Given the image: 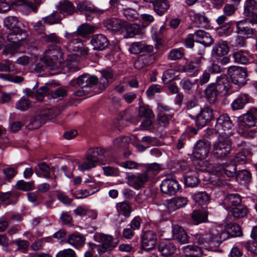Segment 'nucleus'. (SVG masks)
Returning <instances> with one entry per match:
<instances>
[{"mask_svg":"<svg viewBox=\"0 0 257 257\" xmlns=\"http://www.w3.org/2000/svg\"><path fill=\"white\" fill-rule=\"evenodd\" d=\"M242 235L240 227L234 223H229L225 229L212 228L208 231L198 233L195 236V242L200 247L206 249L218 247L224 241L231 237H239Z\"/></svg>","mask_w":257,"mask_h":257,"instance_id":"obj_1","label":"nucleus"},{"mask_svg":"<svg viewBox=\"0 0 257 257\" xmlns=\"http://www.w3.org/2000/svg\"><path fill=\"white\" fill-rule=\"evenodd\" d=\"M93 32L92 27L87 24H83L78 27L77 31L74 33L66 34L68 39L67 48L70 51L75 53L78 56H86L88 53V49L84 48L80 39L78 36L85 37Z\"/></svg>","mask_w":257,"mask_h":257,"instance_id":"obj_2","label":"nucleus"},{"mask_svg":"<svg viewBox=\"0 0 257 257\" xmlns=\"http://www.w3.org/2000/svg\"><path fill=\"white\" fill-rule=\"evenodd\" d=\"M212 147V155L215 159H226L232 151L231 139L228 135H219Z\"/></svg>","mask_w":257,"mask_h":257,"instance_id":"obj_3","label":"nucleus"},{"mask_svg":"<svg viewBox=\"0 0 257 257\" xmlns=\"http://www.w3.org/2000/svg\"><path fill=\"white\" fill-rule=\"evenodd\" d=\"M98 81L96 76L84 74L79 76L76 80L72 81L70 84L73 85L74 83H76L80 86V88L76 90L74 94L76 96H82L90 92Z\"/></svg>","mask_w":257,"mask_h":257,"instance_id":"obj_4","label":"nucleus"},{"mask_svg":"<svg viewBox=\"0 0 257 257\" xmlns=\"http://www.w3.org/2000/svg\"><path fill=\"white\" fill-rule=\"evenodd\" d=\"M256 122L247 112L238 117L239 134L244 138H252L254 137L256 132L254 130H250V127L255 125Z\"/></svg>","mask_w":257,"mask_h":257,"instance_id":"obj_5","label":"nucleus"},{"mask_svg":"<svg viewBox=\"0 0 257 257\" xmlns=\"http://www.w3.org/2000/svg\"><path fill=\"white\" fill-rule=\"evenodd\" d=\"M227 72L234 84L240 87L246 83L247 72L245 68L232 66L228 68Z\"/></svg>","mask_w":257,"mask_h":257,"instance_id":"obj_6","label":"nucleus"},{"mask_svg":"<svg viewBox=\"0 0 257 257\" xmlns=\"http://www.w3.org/2000/svg\"><path fill=\"white\" fill-rule=\"evenodd\" d=\"M233 126V123L227 113L220 114L216 120L215 130L219 135H228Z\"/></svg>","mask_w":257,"mask_h":257,"instance_id":"obj_7","label":"nucleus"},{"mask_svg":"<svg viewBox=\"0 0 257 257\" xmlns=\"http://www.w3.org/2000/svg\"><path fill=\"white\" fill-rule=\"evenodd\" d=\"M95 241L101 243L98 247L99 252H104L112 249L117 245V242L114 241L112 236L101 233H95L94 235Z\"/></svg>","mask_w":257,"mask_h":257,"instance_id":"obj_8","label":"nucleus"},{"mask_svg":"<svg viewBox=\"0 0 257 257\" xmlns=\"http://www.w3.org/2000/svg\"><path fill=\"white\" fill-rule=\"evenodd\" d=\"M212 172L217 177L224 174L229 178L235 176L237 171L235 163L229 162L225 164H217L213 167Z\"/></svg>","mask_w":257,"mask_h":257,"instance_id":"obj_9","label":"nucleus"},{"mask_svg":"<svg viewBox=\"0 0 257 257\" xmlns=\"http://www.w3.org/2000/svg\"><path fill=\"white\" fill-rule=\"evenodd\" d=\"M213 118V110L209 106H205L200 109L195 116L196 125L201 129L207 125Z\"/></svg>","mask_w":257,"mask_h":257,"instance_id":"obj_10","label":"nucleus"},{"mask_svg":"<svg viewBox=\"0 0 257 257\" xmlns=\"http://www.w3.org/2000/svg\"><path fill=\"white\" fill-rule=\"evenodd\" d=\"M210 143L206 140H200L196 143L194 148L193 154L198 160H200L199 164L202 162V160L206 158L209 152Z\"/></svg>","mask_w":257,"mask_h":257,"instance_id":"obj_11","label":"nucleus"},{"mask_svg":"<svg viewBox=\"0 0 257 257\" xmlns=\"http://www.w3.org/2000/svg\"><path fill=\"white\" fill-rule=\"evenodd\" d=\"M157 240L156 233L153 231L147 230L143 234L141 247L144 250L148 252L155 247Z\"/></svg>","mask_w":257,"mask_h":257,"instance_id":"obj_12","label":"nucleus"},{"mask_svg":"<svg viewBox=\"0 0 257 257\" xmlns=\"http://www.w3.org/2000/svg\"><path fill=\"white\" fill-rule=\"evenodd\" d=\"M180 185L176 179L166 178L160 185L161 191L169 196L175 195L179 190Z\"/></svg>","mask_w":257,"mask_h":257,"instance_id":"obj_13","label":"nucleus"},{"mask_svg":"<svg viewBox=\"0 0 257 257\" xmlns=\"http://www.w3.org/2000/svg\"><path fill=\"white\" fill-rule=\"evenodd\" d=\"M215 83L219 95L225 96L232 92L230 90V83L225 75L223 74L217 76Z\"/></svg>","mask_w":257,"mask_h":257,"instance_id":"obj_14","label":"nucleus"},{"mask_svg":"<svg viewBox=\"0 0 257 257\" xmlns=\"http://www.w3.org/2000/svg\"><path fill=\"white\" fill-rule=\"evenodd\" d=\"M158 250L164 257H172L177 248L174 242L169 239H166L159 242Z\"/></svg>","mask_w":257,"mask_h":257,"instance_id":"obj_15","label":"nucleus"},{"mask_svg":"<svg viewBox=\"0 0 257 257\" xmlns=\"http://www.w3.org/2000/svg\"><path fill=\"white\" fill-rule=\"evenodd\" d=\"M201 65L202 61L200 59L194 58L183 66L182 71L190 76L195 77L200 72Z\"/></svg>","mask_w":257,"mask_h":257,"instance_id":"obj_16","label":"nucleus"},{"mask_svg":"<svg viewBox=\"0 0 257 257\" xmlns=\"http://www.w3.org/2000/svg\"><path fill=\"white\" fill-rule=\"evenodd\" d=\"M90 43L93 50L102 51L108 46L109 41L104 35L95 34L92 36Z\"/></svg>","mask_w":257,"mask_h":257,"instance_id":"obj_17","label":"nucleus"},{"mask_svg":"<svg viewBox=\"0 0 257 257\" xmlns=\"http://www.w3.org/2000/svg\"><path fill=\"white\" fill-rule=\"evenodd\" d=\"M123 29L125 32L124 35L125 38H133L136 36L142 35L144 33V28L138 24H126L125 22Z\"/></svg>","mask_w":257,"mask_h":257,"instance_id":"obj_18","label":"nucleus"},{"mask_svg":"<svg viewBox=\"0 0 257 257\" xmlns=\"http://www.w3.org/2000/svg\"><path fill=\"white\" fill-rule=\"evenodd\" d=\"M242 197L237 193H230L226 195L222 200V204L226 210L241 204Z\"/></svg>","mask_w":257,"mask_h":257,"instance_id":"obj_19","label":"nucleus"},{"mask_svg":"<svg viewBox=\"0 0 257 257\" xmlns=\"http://www.w3.org/2000/svg\"><path fill=\"white\" fill-rule=\"evenodd\" d=\"M128 180L130 182V186L134 189L138 190L149 180V178L147 175L143 172L129 176Z\"/></svg>","mask_w":257,"mask_h":257,"instance_id":"obj_20","label":"nucleus"},{"mask_svg":"<svg viewBox=\"0 0 257 257\" xmlns=\"http://www.w3.org/2000/svg\"><path fill=\"white\" fill-rule=\"evenodd\" d=\"M229 50L227 42L220 40L213 46L211 55L216 58L221 57L226 55Z\"/></svg>","mask_w":257,"mask_h":257,"instance_id":"obj_21","label":"nucleus"},{"mask_svg":"<svg viewBox=\"0 0 257 257\" xmlns=\"http://www.w3.org/2000/svg\"><path fill=\"white\" fill-rule=\"evenodd\" d=\"M105 152V149L100 148H91L87 151L86 157L96 164L103 160Z\"/></svg>","mask_w":257,"mask_h":257,"instance_id":"obj_22","label":"nucleus"},{"mask_svg":"<svg viewBox=\"0 0 257 257\" xmlns=\"http://www.w3.org/2000/svg\"><path fill=\"white\" fill-rule=\"evenodd\" d=\"M77 9L81 12H85V17L87 21H91L92 17L89 13L92 15H100L104 12L103 10L96 8L93 6H88L85 3H80L77 5Z\"/></svg>","mask_w":257,"mask_h":257,"instance_id":"obj_23","label":"nucleus"},{"mask_svg":"<svg viewBox=\"0 0 257 257\" xmlns=\"http://www.w3.org/2000/svg\"><path fill=\"white\" fill-rule=\"evenodd\" d=\"M192 35L195 39V42L201 44L204 46H210L213 43V39L210 35L203 30H197Z\"/></svg>","mask_w":257,"mask_h":257,"instance_id":"obj_24","label":"nucleus"},{"mask_svg":"<svg viewBox=\"0 0 257 257\" xmlns=\"http://www.w3.org/2000/svg\"><path fill=\"white\" fill-rule=\"evenodd\" d=\"M172 235L173 238L181 244L189 242V236L182 227L174 225L172 227Z\"/></svg>","mask_w":257,"mask_h":257,"instance_id":"obj_25","label":"nucleus"},{"mask_svg":"<svg viewBox=\"0 0 257 257\" xmlns=\"http://www.w3.org/2000/svg\"><path fill=\"white\" fill-rule=\"evenodd\" d=\"M50 111L42 112L41 114L32 117L30 123L27 125L28 129H37L40 127L45 121L49 118Z\"/></svg>","mask_w":257,"mask_h":257,"instance_id":"obj_26","label":"nucleus"},{"mask_svg":"<svg viewBox=\"0 0 257 257\" xmlns=\"http://www.w3.org/2000/svg\"><path fill=\"white\" fill-rule=\"evenodd\" d=\"M188 200L187 197L178 196L174 197L168 201L167 207L170 211H174L185 206Z\"/></svg>","mask_w":257,"mask_h":257,"instance_id":"obj_27","label":"nucleus"},{"mask_svg":"<svg viewBox=\"0 0 257 257\" xmlns=\"http://www.w3.org/2000/svg\"><path fill=\"white\" fill-rule=\"evenodd\" d=\"M63 55L60 47L56 45H50L45 51V57L53 58L59 63H62L63 61Z\"/></svg>","mask_w":257,"mask_h":257,"instance_id":"obj_28","label":"nucleus"},{"mask_svg":"<svg viewBox=\"0 0 257 257\" xmlns=\"http://www.w3.org/2000/svg\"><path fill=\"white\" fill-rule=\"evenodd\" d=\"M192 21L198 27L210 29L211 28L209 19L203 15L194 13L190 15Z\"/></svg>","mask_w":257,"mask_h":257,"instance_id":"obj_29","label":"nucleus"},{"mask_svg":"<svg viewBox=\"0 0 257 257\" xmlns=\"http://www.w3.org/2000/svg\"><path fill=\"white\" fill-rule=\"evenodd\" d=\"M14 4L19 7V10L24 15H28L32 12L36 11V7L33 3L28 0H17Z\"/></svg>","mask_w":257,"mask_h":257,"instance_id":"obj_30","label":"nucleus"},{"mask_svg":"<svg viewBox=\"0 0 257 257\" xmlns=\"http://www.w3.org/2000/svg\"><path fill=\"white\" fill-rule=\"evenodd\" d=\"M155 61V56L152 54H142L139 56L134 63L135 67L140 69L153 64Z\"/></svg>","mask_w":257,"mask_h":257,"instance_id":"obj_31","label":"nucleus"},{"mask_svg":"<svg viewBox=\"0 0 257 257\" xmlns=\"http://www.w3.org/2000/svg\"><path fill=\"white\" fill-rule=\"evenodd\" d=\"M153 6L154 12L159 16L164 15L170 8L168 0H154Z\"/></svg>","mask_w":257,"mask_h":257,"instance_id":"obj_32","label":"nucleus"},{"mask_svg":"<svg viewBox=\"0 0 257 257\" xmlns=\"http://www.w3.org/2000/svg\"><path fill=\"white\" fill-rule=\"evenodd\" d=\"M205 95L207 98L208 102L210 104L215 103L217 96L219 95V91L216 87L215 83H211L209 84L204 90Z\"/></svg>","mask_w":257,"mask_h":257,"instance_id":"obj_33","label":"nucleus"},{"mask_svg":"<svg viewBox=\"0 0 257 257\" xmlns=\"http://www.w3.org/2000/svg\"><path fill=\"white\" fill-rule=\"evenodd\" d=\"M35 172L39 177L47 180L51 178L50 168L45 162L38 163L37 167L35 168Z\"/></svg>","mask_w":257,"mask_h":257,"instance_id":"obj_34","label":"nucleus"},{"mask_svg":"<svg viewBox=\"0 0 257 257\" xmlns=\"http://www.w3.org/2000/svg\"><path fill=\"white\" fill-rule=\"evenodd\" d=\"M124 22L120 19L112 18L105 21L104 25L108 30L117 32L123 29Z\"/></svg>","mask_w":257,"mask_h":257,"instance_id":"obj_35","label":"nucleus"},{"mask_svg":"<svg viewBox=\"0 0 257 257\" xmlns=\"http://www.w3.org/2000/svg\"><path fill=\"white\" fill-rule=\"evenodd\" d=\"M250 96L246 93H240L231 103V107L233 110L243 108L244 106L249 102Z\"/></svg>","mask_w":257,"mask_h":257,"instance_id":"obj_36","label":"nucleus"},{"mask_svg":"<svg viewBox=\"0 0 257 257\" xmlns=\"http://www.w3.org/2000/svg\"><path fill=\"white\" fill-rule=\"evenodd\" d=\"M85 241L84 236L80 233L76 232L70 234L68 238L67 242L75 248L82 246Z\"/></svg>","mask_w":257,"mask_h":257,"instance_id":"obj_37","label":"nucleus"},{"mask_svg":"<svg viewBox=\"0 0 257 257\" xmlns=\"http://www.w3.org/2000/svg\"><path fill=\"white\" fill-rule=\"evenodd\" d=\"M58 9L64 15H71L75 11L72 3L68 0H63L59 3Z\"/></svg>","mask_w":257,"mask_h":257,"instance_id":"obj_38","label":"nucleus"},{"mask_svg":"<svg viewBox=\"0 0 257 257\" xmlns=\"http://www.w3.org/2000/svg\"><path fill=\"white\" fill-rule=\"evenodd\" d=\"M250 235L253 239V241L252 242L250 241H246L244 246L247 250L257 254V226L252 228Z\"/></svg>","mask_w":257,"mask_h":257,"instance_id":"obj_39","label":"nucleus"},{"mask_svg":"<svg viewBox=\"0 0 257 257\" xmlns=\"http://www.w3.org/2000/svg\"><path fill=\"white\" fill-rule=\"evenodd\" d=\"M101 74L98 83L99 87L100 89H104L108 86L109 82L113 79L114 75L112 72L108 70H102Z\"/></svg>","mask_w":257,"mask_h":257,"instance_id":"obj_40","label":"nucleus"},{"mask_svg":"<svg viewBox=\"0 0 257 257\" xmlns=\"http://www.w3.org/2000/svg\"><path fill=\"white\" fill-rule=\"evenodd\" d=\"M19 19L15 16H9L4 19V26L9 30L20 31L21 29L19 27Z\"/></svg>","mask_w":257,"mask_h":257,"instance_id":"obj_41","label":"nucleus"},{"mask_svg":"<svg viewBox=\"0 0 257 257\" xmlns=\"http://www.w3.org/2000/svg\"><path fill=\"white\" fill-rule=\"evenodd\" d=\"M12 30L13 31L7 35V40L12 43L19 42L27 37L26 32L22 29H20V31H16V29Z\"/></svg>","mask_w":257,"mask_h":257,"instance_id":"obj_42","label":"nucleus"},{"mask_svg":"<svg viewBox=\"0 0 257 257\" xmlns=\"http://www.w3.org/2000/svg\"><path fill=\"white\" fill-rule=\"evenodd\" d=\"M229 214L235 218H239L244 217L247 213V209L244 205L240 204L235 207L228 210Z\"/></svg>","mask_w":257,"mask_h":257,"instance_id":"obj_43","label":"nucleus"},{"mask_svg":"<svg viewBox=\"0 0 257 257\" xmlns=\"http://www.w3.org/2000/svg\"><path fill=\"white\" fill-rule=\"evenodd\" d=\"M256 11L257 4L255 0H246L244 6V15L246 17L253 16Z\"/></svg>","mask_w":257,"mask_h":257,"instance_id":"obj_44","label":"nucleus"},{"mask_svg":"<svg viewBox=\"0 0 257 257\" xmlns=\"http://www.w3.org/2000/svg\"><path fill=\"white\" fill-rule=\"evenodd\" d=\"M199 181L198 174L195 171L188 173L185 178V184L189 187L197 186Z\"/></svg>","mask_w":257,"mask_h":257,"instance_id":"obj_45","label":"nucleus"},{"mask_svg":"<svg viewBox=\"0 0 257 257\" xmlns=\"http://www.w3.org/2000/svg\"><path fill=\"white\" fill-rule=\"evenodd\" d=\"M116 208L119 215H123L126 218L130 217L132 211L131 206L127 201H122L116 203Z\"/></svg>","mask_w":257,"mask_h":257,"instance_id":"obj_46","label":"nucleus"},{"mask_svg":"<svg viewBox=\"0 0 257 257\" xmlns=\"http://www.w3.org/2000/svg\"><path fill=\"white\" fill-rule=\"evenodd\" d=\"M208 213L204 210H195L192 214V218L196 224L205 222L207 219Z\"/></svg>","mask_w":257,"mask_h":257,"instance_id":"obj_47","label":"nucleus"},{"mask_svg":"<svg viewBox=\"0 0 257 257\" xmlns=\"http://www.w3.org/2000/svg\"><path fill=\"white\" fill-rule=\"evenodd\" d=\"M185 56V50L182 48H174L171 49L168 55L167 58L171 61H177Z\"/></svg>","mask_w":257,"mask_h":257,"instance_id":"obj_48","label":"nucleus"},{"mask_svg":"<svg viewBox=\"0 0 257 257\" xmlns=\"http://www.w3.org/2000/svg\"><path fill=\"white\" fill-rule=\"evenodd\" d=\"M246 21L241 20L236 22V33L242 35H251L253 33V30L246 26Z\"/></svg>","mask_w":257,"mask_h":257,"instance_id":"obj_49","label":"nucleus"},{"mask_svg":"<svg viewBox=\"0 0 257 257\" xmlns=\"http://www.w3.org/2000/svg\"><path fill=\"white\" fill-rule=\"evenodd\" d=\"M161 169L160 165L157 163H152L147 165L144 170L145 174L147 175L148 178L153 177L157 175Z\"/></svg>","mask_w":257,"mask_h":257,"instance_id":"obj_50","label":"nucleus"},{"mask_svg":"<svg viewBox=\"0 0 257 257\" xmlns=\"http://www.w3.org/2000/svg\"><path fill=\"white\" fill-rule=\"evenodd\" d=\"M61 14L58 12H54L50 15L43 18L44 23L48 25L58 24L62 20Z\"/></svg>","mask_w":257,"mask_h":257,"instance_id":"obj_51","label":"nucleus"},{"mask_svg":"<svg viewBox=\"0 0 257 257\" xmlns=\"http://www.w3.org/2000/svg\"><path fill=\"white\" fill-rule=\"evenodd\" d=\"M131 141V139L126 136L120 137L113 141V146L118 149L127 148Z\"/></svg>","mask_w":257,"mask_h":257,"instance_id":"obj_52","label":"nucleus"},{"mask_svg":"<svg viewBox=\"0 0 257 257\" xmlns=\"http://www.w3.org/2000/svg\"><path fill=\"white\" fill-rule=\"evenodd\" d=\"M236 180L241 183H247L251 179V173L246 170H241L237 171L235 175Z\"/></svg>","mask_w":257,"mask_h":257,"instance_id":"obj_53","label":"nucleus"},{"mask_svg":"<svg viewBox=\"0 0 257 257\" xmlns=\"http://www.w3.org/2000/svg\"><path fill=\"white\" fill-rule=\"evenodd\" d=\"M248 53L242 51H238L233 54L234 61L240 64H246L248 61Z\"/></svg>","mask_w":257,"mask_h":257,"instance_id":"obj_54","label":"nucleus"},{"mask_svg":"<svg viewBox=\"0 0 257 257\" xmlns=\"http://www.w3.org/2000/svg\"><path fill=\"white\" fill-rule=\"evenodd\" d=\"M173 113L158 114L157 120L159 124L163 127L167 126L169 124L170 120L173 118Z\"/></svg>","mask_w":257,"mask_h":257,"instance_id":"obj_55","label":"nucleus"},{"mask_svg":"<svg viewBox=\"0 0 257 257\" xmlns=\"http://www.w3.org/2000/svg\"><path fill=\"white\" fill-rule=\"evenodd\" d=\"M192 197L195 202L200 204L205 203L209 200V195L205 192H196L192 195Z\"/></svg>","mask_w":257,"mask_h":257,"instance_id":"obj_56","label":"nucleus"},{"mask_svg":"<svg viewBox=\"0 0 257 257\" xmlns=\"http://www.w3.org/2000/svg\"><path fill=\"white\" fill-rule=\"evenodd\" d=\"M229 44L234 49L243 47L245 45V39L242 36H236L230 41Z\"/></svg>","mask_w":257,"mask_h":257,"instance_id":"obj_57","label":"nucleus"},{"mask_svg":"<svg viewBox=\"0 0 257 257\" xmlns=\"http://www.w3.org/2000/svg\"><path fill=\"white\" fill-rule=\"evenodd\" d=\"M196 82L195 80L191 81L188 78H185L181 80L180 85L185 91L189 92L194 88Z\"/></svg>","mask_w":257,"mask_h":257,"instance_id":"obj_58","label":"nucleus"},{"mask_svg":"<svg viewBox=\"0 0 257 257\" xmlns=\"http://www.w3.org/2000/svg\"><path fill=\"white\" fill-rule=\"evenodd\" d=\"M139 114L140 116L146 118H152L155 116L152 110L148 106H140L139 109Z\"/></svg>","mask_w":257,"mask_h":257,"instance_id":"obj_59","label":"nucleus"},{"mask_svg":"<svg viewBox=\"0 0 257 257\" xmlns=\"http://www.w3.org/2000/svg\"><path fill=\"white\" fill-rule=\"evenodd\" d=\"M175 72L173 69H168L164 72L162 81L164 84H168L175 79Z\"/></svg>","mask_w":257,"mask_h":257,"instance_id":"obj_60","label":"nucleus"},{"mask_svg":"<svg viewBox=\"0 0 257 257\" xmlns=\"http://www.w3.org/2000/svg\"><path fill=\"white\" fill-rule=\"evenodd\" d=\"M144 41L135 42L131 44L129 51L133 54H138L141 53Z\"/></svg>","mask_w":257,"mask_h":257,"instance_id":"obj_61","label":"nucleus"},{"mask_svg":"<svg viewBox=\"0 0 257 257\" xmlns=\"http://www.w3.org/2000/svg\"><path fill=\"white\" fill-rule=\"evenodd\" d=\"M30 105L29 99L23 97L16 103V108L22 111L28 109Z\"/></svg>","mask_w":257,"mask_h":257,"instance_id":"obj_62","label":"nucleus"},{"mask_svg":"<svg viewBox=\"0 0 257 257\" xmlns=\"http://www.w3.org/2000/svg\"><path fill=\"white\" fill-rule=\"evenodd\" d=\"M34 183L33 182H25L24 180H20L17 183L18 189L25 191L31 190L33 188Z\"/></svg>","mask_w":257,"mask_h":257,"instance_id":"obj_63","label":"nucleus"},{"mask_svg":"<svg viewBox=\"0 0 257 257\" xmlns=\"http://www.w3.org/2000/svg\"><path fill=\"white\" fill-rule=\"evenodd\" d=\"M95 166L96 164L86 158L85 161L78 165V169L81 171H85L89 170L90 169L95 167Z\"/></svg>","mask_w":257,"mask_h":257,"instance_id":"obj_64","label":"nucleus"}]
</instances>
